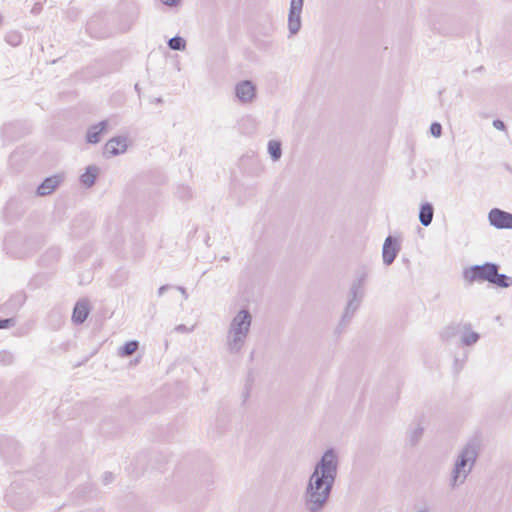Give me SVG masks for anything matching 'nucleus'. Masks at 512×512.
I'll list each match as a JSON object with an SVG mask.
<instances>
[{
  "label": "nucleus",
  "instance_id": "nucleus-1",
  "mask_svg": "<svg viewBox=\"0 0 512 512\" xmlns=\"http://www.w3.org/2000/svg\"><path fill=\"white\" fill-rule=\"evenodd\" d=\"M339 468V457L333 448L327 449L316 462L303 493L308 512H321L327 505Z\"/></svg>",
  "mask_w": 512,
  "mask_h": 512
},
{
  "label": "nucleus",
  "instance_id": "nucleus-2",
  "mask_svg": "<svg viewBox=\"0 0 512 512\" xmlns=\"http://www.w3.org/2000/svg\"><path fill=\"white\" fill-rule=\"evenodd\" d=\"M482 449L479 437L470 438L455 456L453 468L450 473L449 487L456 489L463 485L472 472Z\"/></svg>",
  "mask_w": 512,
  "mask_h": 512
},
{
  "label": "nucleus",
  "instance_id": "nucleus-3",
  "mask_svg": "<svg viewBox=\"0 0 512 512\" xmlns=\"http://www.w3.org/2000/svg\"><path fill=\"white\" fill-rule=\"evenodd\" d=\"M252 325V315L241 309L231 319L226 334V347L229 353L237 354L244 347Z\"/></svg>",
  "mask_w": 512,
  "mask_h": 512
},
{
  "label": "nucleus",
  "instance_id": "nucleus-4",
  "mask_svg": "<svg viewBox=\"0 0 512 512\" xmlns=\"http://www.w3.org/2000/svg\"><path fill=\"white\" fill-rule=\"evenodd\" d=\"M457 336L460 338L459 345L467 347L475 345L480 339V334L473 331L470 322H453L440 332V338L443 341H451Z\"/></svg>",
  "mask_w": 512,
  "mask_h": 512
},
{
  "label": "nucleus",
  "instance_id": "nucleus-5",
  "mask_svg": "<svg viewBox=\"0 0 512 512\" xmlns=\"http://www.w3.org/2000/svg\"><path fill=\"white\" fill-rule=\"evenodd\" d=\"M366 273H362L359 275L351 284L349 293H348V301L345 308V311L342 315L340 327H345L350 320L352 319L354 313L358 310L362 298L364 296V283L366 280Z\"/></svg>",
  "mask_w": 512,
  "mask_h": 512
},
{
  "label": "nucleus",
  "instance_id": "nucleus-6",
  "mask_svg": "<svg viewBox=\"0 0 512 512\" xmlns=\"http://www.w3.org/2000/svg\"><path fill=\"white\" fill-rule=\"evenodd\" d=\"M496 269H500V266L493 262H485L481 265H472L463 270V279L468 284L474 282H488L490 283Z\"/></svg>",
  "mask_w": 512,
  "mask_h": 512
},
{
  "label": "nucleus",
  "instance_id": "nucleus-7",
  "mask_svg": "<svg viewBox=\"0 0 512 512\" xmlns=\"http://www.w3.org/2000/svg\"><path fill=\"white\" fill-rule=\"evenodd\" d=\"M304 0H291L288 13V29L291 35H295L301 29V14Z\"/></svg>",
  "mask_w": 512,
  "mask_h": 512
},
{
  "label": "nucleus",
  "instance_id": "nucleus-8",
  "mask_svg": "<svg viewBox=\"0 0 512 512\" xmlns=\"http://www.w3.org/2000/svg\"><path fill=\"white\" fill-rule=\"evenodd\" d=\"M256 86L250 80L239 81L234 88L235 97L242 104L251 103L256 98Z\"/></svg>",
  "mask_w": 512,
  "mask_h": 512
},
{
  "label": "nucleus",
  "instance_id": "nucleus-9",
  "mask_svg": "<svg viewBox=\"0 0 512 512\" xmlns=\"http://www.w3.org/2000/svg\"><path fill=\"white\" fill-rule=\"evenodd\" d=\"M488 220L491 226L497 229L512 230V213L499 208H493L488 213Z\"/></svg>",
  "mask_w": 512,
  "mask_h": 512
},
{
  "label": "nucleus",
  "instance_id": "nucleus-10",
  "mask_svg": "<svg viewBox=\"0 0 512 512\" xmlns=\"http://www.w3.org/2000/svg\"><path fill=\"white\" fill-rule=\"evenodd\" d=\"M400 249L399 240L396 237L389 235L385 239L382 247L383 263L387 266L391 265L396 259Z\"/></svg>",
  "mask_w": 512,
  "mask_h": 512
},
{
  "label": "nucleus",
  "instance_id": "nucleus-11",
  "mask_svg": "<svg viewBox=\"0 0 512 512\" xmlns=\"http://www.w3.org/2000/svg\"><path fill=\"white\" fill-rule=\"evenodd\" d=\"M127 149V139L123 136L111 138L105 145L106 153L117 156L124 153Z\"/></svg>",
  "mask_w": 512,
  "mask_h": 512
},
{
  "label": "nucleus",
  "instance_id": "nucleus-12",
  "mask_svg": "<svg viewBox=\"0 0 512 512\" xmlns=\"http://www.w3.org/2000/svg\"><path fill=\"white\" fill-rule=\"evenodd\" d=\"M62 177L54 175L47 177L37 188V195L46 196L51 194L61 183Z\"/></svg>",
  "mask_w": 512,
  "mask_h": 512
},
{
  "label": "nucleus",
  "instance_id": "nucleus-13",
  "mask_svg": "<svg viewBox=\"0 0 512 512\" xmlns=\"http://www.w3.org/2000/svg\"><path fill=\"white\" fill-rule=\"evenodd\" d=\"M108 125L107 120L100 121L98 124L92 125L88 128L86 133V141L90 144H97L100 142V135L106 130Z\"/></svg>",
  "mask_w": 512,
  "mask_h": 512
},
{
  "label": "nucleus",
  "instance_id": "nucleus-14",
  "mask_svg": "<svg viewBox=\"0 0 512 512\" xmlns=\"http://www.w3.org/2000/svg\"><path fill=\"white\" fill-rule=\"evenodd\" d=\"M89 315V305L87 301H78L75 304L72 313V320L76 324H82Z\"/></svg>",
  "mask_w": 512,
  "mask_h": 512
},
{
  "label": "nucleus",
  "instance_id": "nucleus-15",
  "mask_svg": "<svg viewBox=\"0 0 512 512\" xmlns=\"http://www.w3.org/2000/svg\"><path fill=\"white\" fill-rule=\"evenodd\" d=\"M433 215L434 207L431 203L425 202L420 206L419 221L423 226L427 227L432 223Z\"/></svg>",
  "mask_w": 512,
  "mask_h": 512
},
{
  "label": "nucleus",
  "instance_id": "nucleus-16",
  "mask_svg": "<svg viewBox=\"0 0 512 512\" xmlns=\"http://www.w3.org/2000/svg\"><path fill=\"white\" fill-rule=\"evenodd\" d=\"M98 173H99V168L97 166H94V165L88 166L86 168V171L80 176L81 183L86 187L93 186Z\"/></svg>",
  "mask_w": 512,
  "mask_h": 512
},
{
  "label": "nucleus",
  "instance_id": "nucleus-17",
  "mask_svg": "<svg viewBox=\"0 0 512 512\" xmlns=\"http://www.w3.org/2000/svg\"><path fill=\"white\" fill-rule=\"evenodd\" d=\"M490 284H493L500 288H509L512 285V278L510 276H507L506 274L499 273V269H496V272H494Z\"/></svg>",
  "mask_w": 512,
  "mask_h": 512
},
{
  "label": "nucleus",
  "instance_id": "nucleus-18",
  "mask_svg": "<svg viewBox=\"0 0 512 512\" xmlns=\"http://www.w3.org/2000/svg\"><path fill=\"white\" fill-rule=\"evenodd\" d=\"M424 433V428L420 424L411 427L407 432V441L409 445L415 446L418 444Z\"/></svg>",
  "mask_w": 512,
  "mask_h": 512
},
{
  "label": "nucleus",
  "instance_id": "nucleus-19",
  "mask_svg": "<svg viewBox=\"0 0 512 512\" xmlns=\"http://www.w3.org/2000/svg\"><path fill=\"white\" fill-rule=\"evenodd\" d=\"M139 347V342L136 340H131L126 342L120 349L119 355L121 357H128L137 351Z\"/></svg>",
  "mask_w": 512,
  "mask_h": 512
},
{
  "label": "nucleus",
  "instance_id": "nucleus-20",
  "mask_svg": "<svg viewBox=\"0 0 512 512\" xmlns=\"http://www.w3.org/2000/svg\"><path fill=\"white\" fill-rule=\"evenodd\" d=\"M268 152L273 159V161H277L281 158L282 148L281 143L279 141L271 140L268 142Z\"/></svg>",
  "mask_w": 512,
  "mask_h": 512
},
{
  "label": "nucleus",
  "instance_id": "nucleus-21",
  "mask_svg": "<svg viewBox=\"0 0 512 512\" xmlns=\"http://www.w3.org/2000/svg\"><path fill=\"white\" fill-rule=\"evenodd\" d=\"M168 47L171 50L183 51L186 48V41L180 36H174L168 40Z\"/></svg>",
  "mask_w": 512,
  "mask_h": 512
},
{
  "label": "nucleus",
  "instance_id": "nucleus-22",
  "mask_svg": "<svg viewBox=\"0 0 512 512\" xmlns=\"http://www.w3.org/2000/svg\"><path fill=\"white\" fill-rule=\"evenodd\" d=\"M14 362V355L8 350L0 351V363L4 366H9Z\"/></svg>",
  "mask_w": 512,
  "mask_h": 512
},
{
  "label": "nucleus",
  "instance_id": "nucleus-23",
  "mask_svg": "<svg viewBox=\"0 0 512 512\" xmlns=\"http://www.w3.org/2000/svg\"><path fill=\"white\" fill-rule=\"evenodd\" d=\"M16 325L15 318L0 319V330L12 328Z\"/></svg>",
  "mask_w": 512,
  "mask_h": 512
},
{
  "label": "nucleus",
  "instance_id": "nucleus-24",
  "mask_svg": "<svg viewBox=\"0 0 512 512\" xmlns=\"http://www.w3.org/2000/svg\"><path fill=\"white\" fill-rule=\"evenodd\" d=\"M430 132L434 137H436V138L440 137L442 134L441 124L438 122H433L430 126Z\"/></svg>",
  "mask_w": 512,
  "mask_h": 512
},
{
  "label": "nucleus",
  "instance_id": "nucleus-25",
  "mask_svg": "<svg viewBox=\"0 0 512 512\" xmlns=\"http://www.w3.org/2000/svg\"><path fill=\"white\" fill-rule=\"evenodd\" d=\"M194 327L195 326H192V327H187L186 325L184 324H179L175 327V331L179 332V333H190L194 330Z\"/></svg>",
  "mask_w": 512,
  "mask_h": 512
},
{
  "label": "nucleus",
  "instance_id": "nucleus-26",
  "mask_svg": "<svg viewBox=\"0 0 512 512\" xmlns=\"http://www.w3.org/2000/svg\"><path fill=\"white\" fill-rule=\"evenodd\" d=\"M493 126L495 129L497 130H500V131H505L506 130V126H505V123L500 120V119H496L493 121Z\"/></svg>",
  "mask_w": 512,
  "mask_h": 512
},
{
  "label": "nucleus",
  "instance_id": "nucleus-27",
  "mask_svg": "<svg viewBox=\"0 0 512 512\" xmlns=\"http://www.w3.org/2000/svg\"><path fill=\"white\" fill-rule=\"evenodd\" d=\"M113 480V474L111 472H105L103 475V482L109 484Z\"/></svg>",
  "mask_w": 512,
  "mask_h": 512
},
{
  "label": "nucleus",
  "instance_id": "nucleus-28",
  "mask_svg": "<svg viewBox=\"0 0 512 512\" xmlns=\"http://www.w3.org/2000/svg\"><path fill=\"white\" fill-rule=\"evenodd\" d=\"M161 2L166 6H176L179 2V0H161Z\"/></svg>",
  "mask_w": 512,
  "mask_h": 512
},
{
  "label": "nucleus",
  "instance_id": "nucleus-29",
  "mask_svg": "<svg viewBox=\"0 0 512 512\" xmlns=\"http://www.w3.org/2000/svg\"><path fill=\"white\" fill-rule=\"evenodd\" d=\"M42 10V5L40 3H36L33 8L31 9L32 14H38Z\"/></svg>",
  "mask_w": 512,
  "mask_h": 512
},
{
  "label": "nucleus",
  "instance_id": "nucleus-30",
  "mask_svg": "<svg viewBox=\"0 0 512 512\" xmlns=\"http://www.w3.org/2000/svg\"><path fill=\"white\" fill-rule=\"evenodd\" d=\"M176 288H177V290L181 293V295L183 296V298H184L185 300H187V299H188V294H187L186 289H185L184 287H182V286H177Z\"/></svg>",
  "mask_w": 512,
  "mask_h": 512
},
{
  "label": "nucleus",
  "instance_id": "nucleus-31",
  "mask_svg": "<svg viewBox=\"0 0 512 512\" xmlns=\"http://www.w3.org/2000/svg\"><path fill=\"white\" fill-rule=\"evenodd\" d=\"M170 288L169 285H162L159 289H158V296L161 297L165 291H167L168 289Z\"/></svg>",
  "mask_w": 512,
  "mask_h": 512
},
{
  "label": "nucleus",
  "instance_id": "nucleus-32",
  "mask_svg": "<svg viewBox=\"0 0 512 512\" xmlns=\"http://www.w3.org/2000/svg\"><path fill=\"white\" fill-rule=\"evenodd\" d=\"M135 90H139V85L138 84H135Z\"/></svg>",
  "mask_w": 512,
  "mask_h": 512
},
{
  "label": "nucleus",
  "instance_id": "nucleus-33",
  "mask_svg": "<svg viewBox=\"0 0 512 512\" xmlns=\"http://www.w3.org/2000/svg\"><path fill=\"white\" fill-rule=\"evenodd\" d=\"M222 259L227 261L229 258L227 256H223Z\"/></svg>",
  "mask_w": 512,
  "mask_h": 512
}]
</instances>
